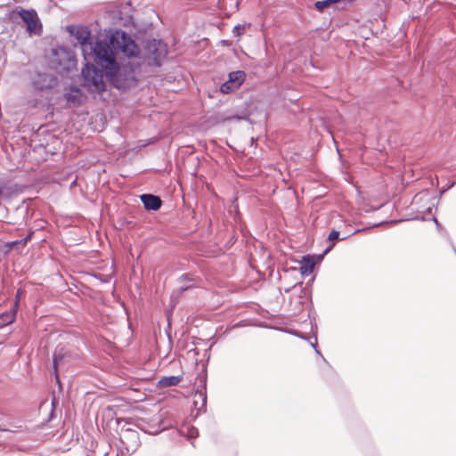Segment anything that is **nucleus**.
Instances as JSON below:
<instances>
[{"instance_id":"23","label":"nucleus","mask_w":456,"mask_h":456,"mask_svg":"<svg viewBox=\"0 0 456 456\" xmlns=\"http://www.w3.org/2000/svg\"><path fill=\"white\" fill-rule=\"evenodd\" d=\"M311 346L315 349L316 353L320 354V351L317 349L316 346V340L314 342H312Z\"/></svg>"},{"instance_id":"24","label":"nucleus","mask_w":456,"mask_h":456,"mask_svg":"<svg viewBox=\"0 0 456 456\" xmlns=\"http://www.w3.org/2000/svg\"><path fill=\"white\" fill-rule=\"evenodd\" d=\"M53 56H57V48H52L51 50Z\"/></svg>"},{"instance_id":"21","label":"nucleus","mask_w":456,"mask_h":456,"mask_svg":"<svg viewBox=\"0 0 456 456\" xmlns=\"http://www.w3.org/2000/svg\"><path fill=\"white\" fill-rule=\"evenodd\" d=\"M191 281V279H189L187 275H182V276L179 278V282H180V283H183V281Z\"/></svg>"},{"instance_id":"7","label":"nucleus","mask_w":456,"mask_h":456,"mask_svg":"<svg viewBox=\"0 0 456 456\" xmlns=\"http://www.w3.org/2000/svg\"><path fill=\"white\" fill-rule=\"evenodd\" d=\"M141 200L147 210H158L161 207V200L159 196L152 194L141 195Z\"/></svg>"},{"instance_id":"12","label":"nucleus","mask_w":456,"mask_h":456,"mask_svg":"<svg viewBox=\"0 0 456 456\" xmlns=\"http://www.w3.org/2000/svg\"><path fill=\"white\" fill-rule=\"evenodd\" d=\"M336 3H338L336 0H322L317 1L314 4V6L316 10H318L319 12H322L324 9L328 8L329 6Z\"/></svg>"},{"instance_id":"22","label":"nucleus","mask_w":456,"mask_h":456,"mask_svg":"<svg viewBox=\"0 0 456 456\" xmlns=\"http://www.w3.org/2000/svg\"><path fill=\"white\" fill-rule=\"evenodd\" d=\"M199 396L202 399L203 403H206V400H207V395L206 394L202 393V392H199L198 393Z\"/></svg>"},{"instance_id":"30","label":"nucleus","mask_w":456,"mask_h":456,"mask_svg":"<svg viewBox=\"0 0 456 456\" xmlns=\"http://www.w3.org/2000/svg\"><path fill=\"white\" fill-rule=\"evenodd\" d=\"M337 2H340L341 0H336Z\"/></svg>"},{"instance_id":"25","label":"nucleus","mask_w":456,"mask_h":456,"mask_svg":"<svg viewBox=\"0 0 456 456\" xmlns=\"http://www.w3.org/2000/svg\"><path fill=\"white\" fill-rule=\"evenodd\" d=\"M331 248H332V246H330L329 248H327L325 249L324 253L329 252Z\"/></svg>"},{"instance_id":"2","label":"nucleus","mask_w":456,"mask_h":456,"mask_svg":"<svg viewBox=\"0 0 456 456\" xmlns=\"http://www.w3.org/2000/svg\"><path fill=\"white\" fill-rule=\"evenodd\" d=\"M11 19L17 23H20V20L29 35H39L41 33L42 25L37 12L33 9H16L12 12Z\"/></svg>"},{"instance_id":"28","label":"nucleus","mask_w":456,"mask_h":456,"mask_svg":"<svg viewBox=\"0 0 456 456\" xmlns=\"http://www.w3.org/2000/svg\"><path fill=\"white\" fill-rule=\"evenodd\" d=\"M58 386H59V389H61V382H60V381H59V383H58Z\"/></svg>"},{"instance_id":"13","label":"nucleus","mask_w":456,"mask_h":456,"mask_svg":"<svg viewBox=\"0 0 456 456\" xmlns=\"http://www.w3.org/2000/svg\"><path fill=\"white\" fill-rule=\"evenodd\" d=\"M250 28V24L249 23H245V24H238L236 25L233 29H232V34L234 37H240L241 35L244 34V32L246 31V28Z\"/></svg>"},{"instance_id":"16","label":"nucleus","mask_w":456,"mask_h":456,"mask_svg":"<svg viewBox=\"0 0 456 456\" xmlns=\"http://www.w3.org/2000/svg\"><path fill=\"white\" fill-rule=\"evenodd\" d=\"M56 405H57V398L54 395V393L53 394V398H52V411L50 413V419H53V416H54V411H55V408H56Z\"/></svg>"},{"instance_id":"6","label":"nucleus","mask_w":456,"mask_h":456,"mask_svg":"<svg viewBox=\"0 0 456 456\" xmlns=\"http://www.w3.org/2000/svg\"><path fill=\"white\" fill-rule=\"evenodd\" d=\"M66 28L70 33V35L74 36L77 39V42L80 44L82 52L85 55L87 52V49H89L90 52L94 54V45L93 46L92 43L89 42L90 32L87 29L75 26H69Z\"/></svg>"},{"instance_id":"11","label":"nucleus","mask_w":456,"mask_h":456,"mask_svg":"<svg viewBox=\"0 0 456 456\" xmlns=\"http://www.w3.org/2000/svg\"><path fill=\"white\" fill-rule=\"evenodd\" d=\"M15 319V315L12 312H4L0 314V329L11 324Z\"/></svg>"},{"instance_id":"1","label":"nucleus","mask_w":456,"mask_h":456,"mask_svg":"<svg viewBox=\"0 0 456 456\" xmlns=\"http://www.w3.org/2000/svg\"><path fill=\"white\" fill-rule=\"evenodd\" d=\"M118 52L127 57H135L139 53L138 45L126 32L116 30L110 37L97 40L94 44L95 62L105 70V75L118 89H126L135 84L134 72L131 68H119L116 60Z\"/></svg>"},{"instance_id":"19","label":"nucleus","mask_w":456,"mask_h":456,"mask_svg":"<svg viewBox=\"0 0 456 456\" xmlns=\"http://www.w3.org/2000/svg\"><path fill=\"white\" fill-rule=\"evenodd\" d=\"M189 436L190 437H196L198 436V430L195 428H191L189 429Z\"/></svg>"},{"instance_id":"9","label":"nucleus","mask_w":456,"mask_h":456,"mask_svg":"<svg viewBox=\"0 0 456 456\" xmlns=\"http://www.w3.org/2000/svg\"><path fill=\"white\" fill-rule=\"evenodd\" d=\"M182 380L181 376H170V377H165L162 378L159 384L162 387H174L177 386Z\"/></svg>"},{"instance_id":"18","label":"nucleus","mask_w":456,"mask_h":456,"mask_svg":"<svg viewBox=\"0 0 456 456\" xmlns=\"http://www.w3.org/2000/svg\"><path fill=\"white\" fill-rule=\"evenodd\" d=\"M29 238H30V236H28V237H26V238H25V239H23V240H14V241H12V242L10 244V246H11V247H12V246H14V245H22V246H24V245L27 243V241L29 240Z\"/></svg>"},{"instance_id":"5","label":"nucleus","mask_w":456,"mask_h":456,"mask_svg":"<svg viewBox=\"0 0 456 456\" xmlns=\"http://www.w3.org/2000/svg\"><path fill=\"white\" fill-rule=\"evenodd\" d=\"M51 73L48 72H38L33 79V86L37 90L45 91L53 88L57 85L56 78V61H51Z\"/></svg>"},{"instance_id":"10","label":"nucleus","mask_w":456,"mask_h":456,"mask_svg":"<svg viewBox=\"0 0 456 456\" xmlns=\"http://www.w3.org/2000/svg\"><path fill=\"white\" fill-rule=\"evenodd\" d=\"M314 267V262L310 256H305L300 266V271L303 275L310 274Z\"/></svg>"},{"instance_id":"15","label":"nucleus","mask_w":456,"mask_h":456,"mask_svg":"<svg viewBox=\"0 0 456 456\" xmlns=\"http://www.w3.org/2000/svg\"><path fill=\"white\" fill-rule=\"evenodd\" d=\"M53 376L57 381V352L54 350L53 353Z\"/></svg>"},{"instance_id":"26","label":"nucleus","mask_w":456,"mask_h":456,"mask_svg":"<svg viewBox=\"0 0 456 456\" xmlns=\"http://www.w3.org/2000/svg\"><path fill=\"white\" fill-rule=\"evenodd\" d=\"M0 431H7L6 428H3L1 426H0Z\"/></svg>"},{"instance_id":"14","label":"nucleus","mask_w":456,"mask_h":456,"mask_svg":"<svg viewBox=\"0 0 456 456\" xmlns=\"http://www.w3.org/2000/svg\"><path fill=\"white\" fill-rule=\"evenodd\" d=\"M235 89H237V87H233V85H231L228 81L224 83L220 87V90L223 94H230Z\"/></svg>"},{"instance_id":"4","label":"nucleus","mask_w":456,"mask_h":456,"mask_svg":"<svg viewBox=\"0 0 456 456\" xmlns=\"http://www.w3.org/2000/svg\"><path fill=\"white\" fill-rule=\"evenodd\" d=\"M167 54V45L161 40L152 39L146 42L143 57L149 65L160 66Z\"/></svg>"},{"instance_id":"27","label":"nucleus","mask_w":456,"mask_h":456,"mask_svg":"<svg viewBox=\"0 0 456 456\" xmlns=\"http://www.w3.org/2000/svg\"><path fill=\"white\" fill-rule=\"evenodd\" d=\"M58 50H59V53H60L61 51H64V49H63L62 47H61V46H59V47H58Z\"/></svg>"},{"instance_id":"20","label":"nucleus","mask_w":456,"mask_h":456,"mask_svg":"<svg viewBox=\"0 0 456 456\" xmlns=\"http://www.w3.org/2000/svg\"><path fill=\"white\" fill-rule=\"evenodd\" d=\"M191 287H192V285H181L180 288H179V290L182 293V292L189 289Z\"/></svg>"},{"instance_id":"29","label":"nucleus","mask_w":456,"mask_h":456,"mask_svg":"<svg viewBox=\"0 0 456 456\" xmlns=\"http://www.w3.org/2000/svg\"><path fill=\"white\" fill-rule=\"evenodd\" d=\"M434 220H435V223L436 224V225H438L439 224H438L437 220L436 218Z\"/></svg>"},{"instance_id":"8","label":"nucleus","mask_w":456,"mask_h":456,"mask_svg":"<svg viewBox=\"0 0 456 456\" xmlns=\"http://www.w3.org/2000/svg\"><path fill=\"white\" fill-rule=\"evenodd\" d=\"M245 77H246V74L244 71H241V70L233 71L229 74L228 82L231 85H233V87L239 88L240 86L245 80Z\"/></svg>"},{"instance_id":"17","label":"nucleus","mask_w":456,"mask_h":456,"mask_svg":"<svg viewBox=\"0 0 456 456\" xmlns=\"http://www.w3.org/2000/svg\"><path fill=\"white\" fill-rule=\"evenodd\" d=\"M338 237H339V232L336 230H333L330 232L328 239H329V240L333 241V240H338Z\"/></svg>"},{"instance_id":"3","label":"nucleus","mask_w":456,"mask_h":456,"mask_svg":"<svg viewBox=\"0 0 456 456\" xmlns=\"http://www.w3.org/2000/svg\"><path fill=\"white\" fill-rule=\"evenodd\" d=\"M84 86L91 92L102 93L105 89L102 72L94 65L86 63L82 69Z\"/></svg>"}]
</instances>
